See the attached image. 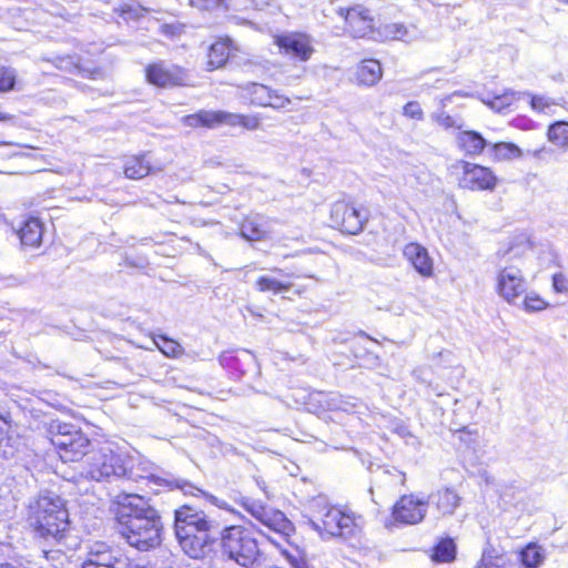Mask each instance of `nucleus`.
<instances>
[{"label":"nucleus","instance_id":"31","mask_svg":"<svg viewBox=\"0 0 568 568\" xmlns=\"http://www.w3.org/2000/svg\"><path fill=\"white\" fill-rule=\"evenodd\" d=\"M256 288L260 292H273L275 294L281 292H286L291 288L290 283H283L276 278L270 277V276H261L256 281Z\"/></svg>","mask_w":568,"mask_h":568},{"label":"nucleus","instance_id":"15","mask_svg":"<svg viewBox=\"0 0 568 568\" xmlns=\"http://www.w3.org/2000/svg\"><path fill=\"white\" fill-rule=\"evenodd\" d=\"M338 13L344 18L347 31L355 38H364L373 32L374 19L367 9L356 6L349 9L341 8Z\"/></svg>","mask_w":568,"mask_h":568},{"label":"nucleus","instance_id":"41","mask_svg":"<svg viewBox=\"0 0 568 568\" xmlns=\"http://www.w3.org/2000/svg\"><path fill=\"white\" fill-rule=\"evenodd\" d=\"M514 98L509 94L495 97L491 101H484L486 104H488L491 109L496 111H501L505 108L509 106L513 102Z\"/></svg>","mask_w":568,"mask_h":568},{"label":"nucleus","instance_id":"13","mask_svg":"<svg viewBox=\"0 0 568 568\" xmlns=\"http://www.w3.org/2000/svg\"><path fill=\"white\" fill-rule=\"evenodd\" d=\"M146 81L158 88H172L185 85L189 74L185 69L176 64L158 61L145 68Z\"/></svg>","mask_w":568,"mask_h":568},{"label":"nucleus","instance_id":"60","mask_svg":"<svg viewBox=\"0 0 568 568\" xmlns=\"http://www.w3.org/2000/svg\"><path fill=\"white\" fill-rule=\"evenodd\" d=\"M566 2H568V0H566Z\"/></svg>","mask_w":568,"mask_h":568},{"label":"nucleus","instance_id":"10","mask_svg":"<svg viewBox=\"0 0 568 568\" xmlns=\"http://www.w3.org/2000/svg\"><path fill=\"white\" fill-rule=\"evenodd\" d=\"M496 291L508 304L519 305L520 298L527 292L523 272L514 265L501 268L496 277Z\"/></svg>","mask_w":568,"mask_h":568},{"label":"nucleus","instance_id":"56","mask_svg":"<svg viewBox=\"0 0 568 568\" xmlns=\"http://www.w3.org/2000/svg\"><path fill=\"white\" fill-rule=\"evenodd\" d=\"M8 424H9V422H8L7 416H4L3 414L0 413V426L7 427Z\"/></svg>","mask_w":568,"mask_h":568},{"label":"nucleus","instance_id":"14","mask_svg":"<svg viewBox=\"0 0 568 568\" xmlns=\"http://www.w3.org/2000/svg\"><path fill=\"white\" fill-rule=\"evenodd\" d=\"M274 42L280 48L281 53L302 62L308 61L315 52L312 38L301 32L276 36Z\"/></svg>","mask_w":568,"mask_h":568},{"label":"nucleus","instance_id":"25","mask_svg":"<svg viewBox=\"0 0 568 568\" xmlns=\"http://www.w3.org/2000/svg\"><path fill=\"white\" fill-rule=\"evenodd\" d=\"M244 89L250 93L251 102L256 105L266 106L273 98V90L264 84L252 82Z\"/></svg>","mask_w":568,"mask_h":568},{"label":"nucleus","instance_id":"18","mask_svg":"<svg viewBox=\"0 0 568 568\" xmlns=\"http://www.w3.org/2000/svg\"><path fill=\"white\" fill-rule=\"evenodd\" d=\"M457 146L468 155L480 154L490 144L476 131L465 130L456 135Z\"/></svg>","mask_w":568,"mask_h":568},{"label":"nucleus","instance_id":"6","mask_svg":"<svg viewBox=\"0 0 568 568\" xmlns=\"http://www.w3.org/2000/svg\"><path fill=\"white\" fill-rule=\"evenodd\" d=\"M82 476L94 481H110L126 474L124 459L109 447L92 449L87 454Z\"/></svg>","mask_w":568,"mask_h":568},{"label":"nucleus","instance_id":"9","mask_svg":"<svg viewBox=\"0 0 568 568\" xmlns=\"http://www.w3.org/2000/svg\"><path fill=\"white\" fill-rule=\"evenodd\" d=\"M427 513V501L414 494L403 495L393 506L390 526H410L422 523Z\"/></svg>","mask_w":568,"mask_h":568},{"label":"nucleus","instance_id":"12","mask_svg":"<svg viewBox=\"0 0 568 568\" xmlns=\"http://www.w3.org/2000/svg\"><path fill=\"white\" fill-rule=\"evenodd\" d=\"M81 568H135L131 560L120 550L112 549L104 542H95L87 551Z\"/></svg>","mask_w":568,"mask_h":568},{"label":"nucleus","instance_id":"54","mask_svg":"<svg viewBox=\"0 0 568 568\" xmlns=\"http://www.w3.org/2000/svg\"><path fill=\"white\" fill-rule=\"evenodd\" d=\"M9 551V546L0 542V558L4 557Z\"/></svg>","mask_w":568,"mask_h":568},{"label":"nucleus","instance_id":"5","mask_svg":"<svg viewBox=\"0 0 568 568\" xmlns=\"http://www.w3.org/2000/svg\"><path fill=\"white\" fill-rule=\"evenodd\" d=\"M223 556L242 567L252 566L260 556V548L252 532L240 525L219 529Z\"/></svg>","mask_w":568,"mask_h":568},{"label":"nucleus","instance_id":"43","mask_svg":"<svg viewBox=\"0 0 568 568\" xmlns=\"http://www.w3.org/2000/svg\"><path fill=\"white\" fill-rule=\"evenodd\" d=\"M223 0H189L192 7L200 10H212L221 6Z\"/></svg>","mask_w":568,"mask_h":568},{"label":"nucleus","instance_id":"24","mask_svg":"<svg viewBox=\"0 0 568 568\" xmlns=\"http://www.w3.org/2000/svg\"><path fill=\"white\" fill-rule=\"evenodd\" d=\"M155 173V170L151 166L150 161L146 160L145 156L131 158L124 166L125 178H146Z\"/></svg>","mask_w":568,"mask_h":568},{"label":"nucleus","instance_id":"21","mask_svg":"<svg viewBox=\"0 0 568 568\" xmlns=\"http://www.w3.org/2000/svg\"><path fill=\"white\" fill-rule=\"evenodd\" d=\"M232 49L233 42L229 38L213 43L207 53V70L213 71L222 68L227 62Z\"/></svg>","mask_w":568,"mask_h":568},{"label":"nucleus","instance_id":"7","mask_svg":"<svg viewBox=\"0 0 568 568\" xmlns=\"http://www.w3.org/2000/svg\"><path fill=\"white\" fill-rule=\"evenodd\" d=\"M51 443L62 462H77L89 453L90 439L71 424H57L51 427Z\"/></svg>","mask_w":568,"mask_h":568},{"label":"nucleus","instance_id":"55","mask_svg":"<svg viewBox=\"0 0 568 568\" xmlns=\"http://www.w3.org/2000/svg\"><path fill=\"white\" fill-rule=\"evenodd\" d=\"M13 119H14V116L12 114L0 112V121L4 122V121H11Z\"/></svg>","mask_w":568,"mask_h":568},{"label":"nucleus","instance_id":"16","mask_svg":"<svg viewBox=\"0 0 568 568\" xmlns=\"http://www.w3.org/2000/svg\"><path fill=\"white\" fill-rule=\"evenodd\" d=\"M403 253L422 276L430 277L434 274V262L426 247L418 243H409L404 247Z\"/></svg>","mask_w":568,"mask_h":568},{"label":"nucleus","instance_id":"45","mask_svg":"<svg viewBox=\"0 0 568 568\" xmlns=\"http://www.w3.org/2000/svg\"><path fill=\"white\" fill-rule=\"evenodd\" d=\"M552 286L558 293L568 292V280L561 273L555 274L552 277Z\"/></svg>","mask_w":568,"mask_h":568},{"label":"nucleus","instance_id":"51","mask_svg":"<svg viewBox=\"0 0 568 568\" xmlns=\"http://www.w3.org/2000/svg\"><path fill=\"white\" fill-rule=\"evenodd\" d=\"M42 552L48 560H59L63 556V552L61 550L42 549Z\"/></svg>","mask_w":568,"mask_h":568},{"label":"nucleus","instance_id":"48","mask_svg":"<svg viewBox=\"0 0 568 568\" xmlns=\"http://www.w3.org/2000/svg\"><path fill=\"white\" fill-rule=\"evenodd\" d=\"M500 559L499 558H493V557H483L479 566L477 568H504L500 564H499Z\"/></svg>","mask_w":568,"mask_h":568},{"label":"nucleus","instance_id":"49","mask_svg":"<svg viewBox=\"0 0 568 568\" xmlns=\"http://www.w3.org/2000/svg\"><path fill=\"white\" fill-rule=\"evenodd\" d=\"M413 375L420 384H426L427 386H430V382L428 381V369L427 368H416L413 372Z\"/></svg>","mask_w":568,"mask_h":568},{"label":"nucleus","instance_id":"53","mask_svg":"<svg viewBox=\"0 0 568 568\" xmlns=\"http://www.w3.org/2000/svg\"><path fill=\"white\" fill-rule=\"evenodd\" d=\"M211 501L217 506L219 508H222V509H227V510H231L229 507H227V504L224 501V500H221L216 497H212Z\"/></svg>","mask_w":568,"mask_h":568},{"label":"nucleus","instance_id":"47","mask_svg":"<svg viewBox=\"0 0 568 568\" xmlns=\"http://www.w3.org/2000/svg\"><path fill=\"white\" fill-rule=\"evenodd\" d=\"M143 12H145V9H143L140 6H130L126 4L122 8V13L129 14L131 18L139 19Z\"/></svg>","mask_w":568,"mask_h":568},{"label":"nucleus","instance_id":"59","mask_svg":"<svg viewBox=\"0 0 568 568\" xmlns=\"http://www.w3.org/2000/svg\"><path fill=\"white\" fill-rule=\"evenodd\" d=\"M7 144H9V143H8V142H6V141H1V140H0V145H7Z\"/></svg>","mask_w":568,"mask_h":568},{"label":"nucleus","instance_id":"19","mask_svg":"<svg viewBox=\"0 0 568 568\" xmlns=\"http://www.w3.org/2000/svg\"><path fill=\"white\" fill-rule=\"evenodd\" d=\"M18 235L22 245L38 247L42 242L43 224L37 217H29L19 227Z\"/></svg>","mask_w":568,"mask_h":568},{"label":"nucleus","instance_id":"42","mask_svg":"<svg viewBox=\"0 0 568 568\" xmlns=\"http://www.w3.org/2000/svg\"><path fill=\"white\" fill-rule=\"evenodd\" d=\"M434 119H435V121L439 125H442V126H444L446 129H448V128H458V129H460L462 128V125L456 123V121H455V119L453 116H450L449 114H447L445 112H442V113H438V114L434 115Z\"/></svg>","mask_w":568,"mask_h":568},{"label":"nucleus","instance_id":"1","mask_svg":"<svg viewBox=\"0 0 568 568\" xmlns=\"http://www.w3.org/2000/svg\"><path fill=\"white\" fill-rule=\"evenodd\" d=\"M119 534L132 547L145 551L161 544L162 521L158 510L140 495L120 494L112 508Z\"/></svg>","mask_w":568,"mask_h":568},{"label":"nucleus","instance_id":"38","mask_svg":"<svg viewBox=\"0 0 568 568\" xmlns=\"http://www.w3.org/2000/svg\"><path fill=\"white\" fill-rule=\"evenodd\" d=\"M16 71L12 68H0V92H8L14 88Z\"/></svg>","mask_w":568,"mask_h":568},{"label":"nucleus","instance_id":"28","mask_svg":"<svg viewBox=\"0 0 568 568\" xmlns=\"http://www.w3.org/2000/svg\"><path fill=\"white\" fill-rule=\"evenodd\" d=\"M261 523L278 532L285 531L290 525V521L282 511H276L270 508L266 509V516L261 519Z\"/></svg>","mask_w":568,"mask_h":568},{"label":"nucleus","instance_id":"8","mask_svg":"<svg viewBox=\"0 0 568 568\" xmlns=\"http://www.w3.org/2000/svg\"><path fill=\"white\" fill-rule=\"evenodd\" d=\"M184 125L190 128H215L220 124L231 126L241 125L247 130H257L261 125L260 119L252 115H241L225 111L202 110L197 113L186 115L182 119Z\"/></svg>","mask_w":568,"mask_h":568},{"label":"nucleus","instance_id":"20","mask_svg":"<svg viewBox=\"0 0 568 568\" xmlns=\"http://www.w3.org/2000/svg\"><path fill=\"white\" fill-rule=\"evenodd\" d=\"M377 34L383 40H402L413 41L417 38V30L415 27H407L399 22L386 23L377 29Z\"/></svg>","mask_w":568,"mask_h":568},{"label":"nucleus","instance_id":"11","mask_svg":"<svg viewBox=\"0 0 568 568\" xmlns=\"http://www.w3.org/2000/svg\"><path fill=\"white\" fill-rule=\"evenodd\" d=\"M367 221L365 210L345 201H337L331 209V222L334 227L348 234H358Z\"/></svg>","mask_w":568,"mask_h":568},{"label":"nucleus","instance_id":"52","mask_svg":"<svg viewBox=\"0 0 568 568\" xmlns=\"http://www.w3.org/2000/svg\"><path fill=\"white\" fill-rule=\"evenodd\" d=\"M467 97L466 93H463L460 91H456L453 94L446 95L442 99L440 103L443 106H445L447 103L452 102L453 97Z\"/></svg>","mask_w":568,"mask_h":568},{"label":"nucleus","instance_id":"33","mask_svg":"<svg viewBox=\"0 0 568 568\" xmlns=\"http://www.w3.org/2000/svg\"><path fill=\"white\" fill-rule=\"evenodd\" d=\"M549 140L558 146H568V122H557L548 130Z\"/></svg>","mask_w":568,"mask_h":568},{"label":"nucleus","instance_id":"3","mask_svg":"<svg viewBox=\"0 0 568 568\" xmlns=\"http://www.w3.org/2000/svg\"><path fill=\"white\" fill-rule=\"evenodd\" d=\"M30 524L38 537L60 541L69 526L63 500L58 496H40L31 508Z\"/></svg>","mask_w":568,"mask_h":568},{"label":"nucleus","instance_id":"36","mask_svg":"<svg viewBox=\"0 0 568 568\" xmlns=\"http://www.w3.org/2000/svg\"><path fill=\"white\" fill-rule=\"evenodd\" d=\"M239 503L247 513H250L258 521H261V519L266 516L267 508L257 500L242 496Z\"/></svg>","mask_w":568,"mask_h":568},{"label":"nucleus","instance_id":"30","mask_svg":"<svg viewBox=\"0 0 568 568\" xmlns=\"http://www.w3.org/2000/svg\"><path fill=\"white\" fill-rule=\"evenodd\" d=\"M494 158L497 160H510L520 155V150L517 145L507 142L495 143L490 146Z\"/></svg>","mask_w":568,"mask_h":568},{"label":"nucleus","instance_id":"4","mask_svg":"<svg viewBox=\"0 0 568 568\" xmlns=\"http://www.w3.org/2000/svg\"><path fill=\"white\" fill-rule=\"evenodd\" d=\"M310 526L321 536L349 538L355 534L356 518L317 497L311 504Z\"/></svg>","mask_w":568,"mask_h":568},{"label":"nucleus","instance_id":"27","mask_svg":"<svg viewBox=\"0 0 568 568\" xmlns=\"http://www.w3.org/2000/svg\"><path fill=\"white\" fill-rule=\"evenodd\" d=\"M241 235L247 241H261L266 237V231L255 219H246L241 225Z\"/></svg>","mask_w":568,"mask_h":568},{"label":"nucleus","instance_id":"39","mask_svg":"<svg viewBox=\"0 0 568 568\" xmlns=\"http://www.w3.org/2000/svg\"><path fill=\"white\" fill-rule=\"evenodd\" d=\"M404 115L420 121L424 118V112L418 102L410 101L404 106Z\"/></svg>","mask_w":568,"mask_h":568},{"label":"nucleus","instance_id":"32","mask_svg":"<svg viewBox=\"0 0 568 568\" xmlns=\"http://www.w3.org/2000/svg\"><path fill=\"white\" fill-rule=\"evenodd\" d=\"M542 560V551L536 545H529L521 551V562L526 568H537Z\"/></svg>","mask_w":568,"mask_h":568},{"label":"nucleus","instance_id":"26","mask_svg":"<svg viewBox=\"0 0 568 568\" xmlns=\"http://www.w3.org/2000/svg\"><path fill=\"white\" fill-rule=\"evenodd\" d=\"M456 546L453 539H442L434 548L433 560L437 562H450L455 559Z\"/></svg>","mask_w":568,"mask_h":568},{"label":"nucleus","instance_id":"40","mask_svg":"<svg viewBox=\"0 0 568 568\" xmlns=\"http://www.w3.org/2000/svg\"><path fill=\"white\" fill-rule=\"evenodd\" d=\"M185 26L180 22L166 23L161 27V32L170 38L180 37L184 33Z\"/></svg>","mask_w":568,"mask_h":568},{"label":"nucleus","instance_id":"46","mask_svg":"<svg viewBox=\"0 0 568 568\" xmlns=\"http://www.w3.org/2000/svg\"><path fill=\"white\" fill-rule=\"evenodd\" d=\"M291 103V100L284 95L277 94L273 90V98H271V102L267 103L266 106H271L274 109H284Z\"/></svg>","mask_w":568,"mask_h":568},{"label":"nucleus","instance_id":"37","mask_svg":"<svg viewBox=\"0 0 568 568\" xmlns=\"http://www.w3.org/2000/svg\"><path fill=\"white\" fill-rule=\"evenodd\" d=\"M497 180H460V187L470 191H493Z\"/></svg>","mask_w":568,"mask_h":568},{"label":"nucleus","instance_id":"35","mask_svg":"<svg viewBox=\"0 0 568 568\" xmlns=\"http://www.w3.org/2000/svg\"><path fill=\"white\" fill-rule=\"evenodd\" d=\"M518 306L523 307L526 312H539L545 310L548 304L535 293H525Z\"/></svg>","mask_w":568,"mask_h":568},{"label":"nucleus","instance_id":"34","mask_svg":"<svg viewBox=\"0 0 568 568\" xmlns=\"http://www.w3.org/2000/svg\"><path fill=\"white\" fill-rule=\"evenodd\" d=\"M154 343L156 347L166 356V357H178L183 353L182 346L173 341L168 338L166 336H159L154 338Z\"/></svg>","mask_w":568,"mask_h":568},{"label":"nucleus","instance_id":"57","mask_svg":"<svg viewBox=\"0 0 568 568\" xmlns=\"http://www.w3.org/2000/svg\"><path fill=\"white\" fill-rule=\"evenodd\" d=\"M294 567L295 568H305V567H308V565L304 560H301V561H295Z\"/></svg>","mask_w":568,"mask_h":568},{"label":"nucleus","instance_id":"50","mask_svg":"<svg viewBox=\"0 0 568 568\" xmlns=\"http://www.w3.org/2000/svg\"><path fill=\"white\" fill-rule=\"evenodd\" d=\"M531 105L534 109L544 110L546 106H549V103L541 97H534L531 99Z\"/></svg>","mask_w":568,"mask_h":568},{"label":"nucleus","instance_id":"58","mask_svg":"<svg viewBox=\"0 0 568 568\" xmlns=\"http://www.w3.org/2000/svg\"><path fill=\"white\" fill-rule=\"evenodd\" d=\"M0 568H21L20 566H13L9 562H0Z\"/></svg>","mask_w":568,"mask_h":568},{"label":"nucleus","instance_id":"17","mask_svg":"<svg viewBox=\"0 0 568 568\" xmlns=\"http://www.w3.org/2000/svg\"><path fill=\"white\" fill-rule=\"evenodd\" d=\"M427 506H433L442 516L453 515L459 506L460 497L454 489L442 488L428 495Z\"/></svg>","mask_w":568,"mask_h":568},{"label":"nucleus","instance_id":"23","mask_svg":"<svg viewBox=\"0 0 568 568\" xmlns=\"http://www.w3.org/2000/svg\"><path fill=\"white\" fill-rule=\"evenodd\" d=\"M449 174L454 176H467L471 175L473 178H496L494 172L487 168L479 164L470 163L464 160H457L449 166Z\"/></svg>","mask_w":568,"mask_h":568},{"label":"nucleus","instance_id":"2","mask_svg":"<svg viewBox=\"0 0 568 568\" xmlns=\"http://www.w3.org/2000/svg\"><path fill=\"white\" fill-rule=\"evenodd\" d=\"M174 531L183 552L193 559L210 555L219 538V525L190 506L175 510Z\"/></svg>","mask_w":568,"mask_h":568},{"label":"nucleus","instance_id":"29","mask_svg":"<svg viewBox=\"0 0 568 568\" xmlns=\"http://www.w3.org/2000/svg\"><path fill=\"white\" fill-rule=\"evenodd\" d=\"M10 424L7 427L0 426V457L11 458L17 452V438L9 434Z\"/></svg>","mask_w":568,"mask_h":568},{"label":"nucleus","instance_id":"44","mask_svg":"<svg viewBox=\"0 0 568 568\" xmlns=\"http://www.w3.org/2000/svg\"><path fill=\"white\" fill-rule=\"evenodd\" d=\"M170 488H179L185 494H193L195 487L182 479L164 480Z\"/></svg>","mask_w":568,"mask_h":568},{"label":"nucleus","instance_id":"22","mask_svg":"<svg viewBox=\"0 0 568 568\" xmlns=\"http://www.w3.org/2000/svg\"><path fill=\"white\" fill-rule=\"evenodd\" d=\"M382 75L381 63L374 59L363 60L356 70V80L361 85L372 87L382 79Z\"/></svg>","mask_w":568,"mask_h":568}]
</instances>
